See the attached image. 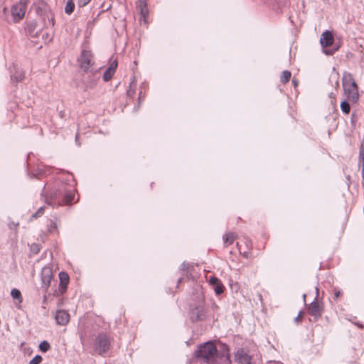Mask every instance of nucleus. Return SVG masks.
Returning <instances> with one entry per match:
<instances>
[{
  "label": "nucleus",
  "instance_id": "nucleus-34",
  "mask_svg": "<svg viewBox=\"0 0 364 364\" xmlns=\"http://www.w3.org/2000/svg\"><path fill=\"white\" fill-rule=\"evenodd\" d=\"M243 255H244V257L246 258H247L249 257V252H245Z\"/></svg>",
  "mask_w": 364,
  "mask_h": 364
},
{
  "label": "nucleus",
  "instance_id": "nucleus-25",
  "mask_svg": "<svg viewBox=\"0 0 364 364\" xmlns=\"http://www.w3.org/2000/svg\"><path fill=\"white\" fill-rule=\"evenodd\" d=\"M220 282V280L216 277H211L209 279V284L213 287L218 284Z\"/></svg>",
  "mask_w": 364,
  "mask_h": 364
},
{
  "label": "nucleus",
  "instance_id": "nucleus-13",
  "mask_svg": "<svg viewBox=\"0 0 364 364\" xmlns=\"http://www.w3.org/2000/svg\"><path fill=\"white\" fill-rule=\"evenodd\" d=\"M59 279H60V288L61 290L65 291L67 289L68 284L69 283V276L65 272H60L59 273Z\"/></svg>",
  "mask_w": 364,
  "mask_h": 364
},
{
  "label": "nucleus",
  "instance_id": "nucleus-15",
  "mask_svg": "<svg viewBox=\"0 0 364 364\" xmlns=\"http://www.w3.org/2000/svg\"><path fill=\"white\" fill-rule=\"evenodd\" d=\"M136 80L135 77H133L130 82L129 87L127 91V94L129 97H134V96L135 95V93H136Z\"/></svg>",
  "mask_w": 364,
  "mask_h": 364
},
{
  "label": "nucleus",
  "instance_id": "nucleus-33",
  "mask_svg": "<svg viewBox=\"0 0 364 364\" xmlns=\"http://www.w3.org/2000/svg\"><path fill=\"white\" fill-rule=\"evenodd\" d=\"M23 77H24L23 75V74H21V75H19V77L18 78V80H22L23 79Z\"/></svg>",
  "mask_w": 364,
  "mask_h": 364
},
{
  "label": "nucleus",
  "instance_id": "nucleus-26",
  "mask_svg": "<svg viewBox=\"0 0 364 364\" xmlns=\"http://www.w3.org/2000/svg\"><path fill=\"white\" fill-rule=\"evenodd\" d=\"M44 213V207H41L38 208L37 212L32 215L33 218H37L38 217H41Z\"/></svg>",
  "mask_w": 364,
  "mask_h": 364
},
{
  "label": "nucleus",
  "instance_id": "nucleus-1",
  "mask_svg": "<svg viewBox=\"0 0 364 364\" xmlns=\"http://www.w3.org/2000/svg\"><path fill=\"white\" fill-rule=\"evenodd\" d=\"M75 190L72 185L60 183L58 188L50 193V198L46 201L48 205H68L75 200Z\"/></svg>",
  "mask_w": 364,
  "mask_h": 364
},
{
  "label": "nucleus",
  "instance_id": "nucleus-31",
  "mask_svg": "<svg viewBox=\"0 0 364 364\" xmlns=\"http://www.w3.org/2000/svg\"><path fill=\"white\" fill-rule=\"evenodd\" d=\"M245 243L246 246L247 247V248H250L251 247L252 242H251V241L250 240L245 239Z\"/></svg>",
  "mask_w": 364,
  "mask_h": 364
},
{
  "label": "nucleus",
  "instance_id": "nucleus-20",
  "mask_svg": "<svg viewBox=\"0 0 364 364\" xmlns=\"http://www.w3.org/2000/svg\"><path fill=\"white\" fill-rule=\"evenodd\" d=\"M341 110H342V112L343 113L349 114L350 110V107L349 103L347 102L346 101H343L341 103Z\"/></svg>",
  "mask_w": 364,
  "mask_h": 364
},
{
  "label": "nucleus",
  "instance_id": "nucleus-30",
  "mask_svg": "<svg viewBox=\"0 0 364 364\" xmlns=\"http://www.w3.org/2000/svg\"><path fill=\"white\" fill-rule=\"evenodd\" d=\"M342 294H343V292L341 291L337 290L334 293V298L338 299Z\"/></svg>",
  "mask_w": 364,
  "mask_h": 364
},
{
  "label": "nucleus",
  "instance_id": "nucleus-4",
  "mask_svg": "<svg viewBox=\"0 0 364 364\" xmlns=\"http://www.w3.org/2000/svg\"><path fill=\"white\" fill-rule=\"evenodd\" d=\"M110 348V341L104 334L99 335L95 341V350L99 354L107 353Z\"/></svg>",
  "mask_w": 364,
  "mask_h": 364
},
{
  "label": "nucleus",
  "instance_id": "nucleus-9",
  "mask_svg": "<svg viewBox=\"0 0 364 364\" xmlns=\"http://www.w3.org/2000/svg\"><path fill=\"white\" fill-rule=\"evenodd\" d=\"M55 320L59 325L65 326L70 321V315L64 310L57 311L55 314Z\"/></svg>",
  "mask_w": 364,
  "mask_h": 364
},
{
  "label": "nucleus",
  "instance_id": "nucleus-29",
  "mask_svg": "<svg viewBox=\"0 0 364 364\" xmlns=\"http://www.w3.org/2000/svg\"><path fill=\"white\" fill-rule=\"evenodd\" d=\"M303 317V312L300 311L294 320L297 323H300L302 321Z\"/></svg>",
  "mask_w": 364,
  "mask_h": 364
},
{
  "label": "nucleus",
  "instance_id": "nucleus-19",
  "mask_svg": "<svg viewBox=\"0 0 364 364\" xmlns=\"http://www.w3.org/2000/svg\"><path fill=\"white\" fill-rule=\"evenodd\" d=\"M114 73H115L114 71H112L109 68H107L103 75L104 80L106 82L110 80L112 78Z\"/></svg>",
  "mask_w": 364,
  "mask_h": 364
},
{
  "label": "nucleus",
  "instance_id": "nucleus-2",
  "mask_svg": "<svg viewBox=\"0 0 364 364\" xmlns=\"http://www.w3.org/2000/svg\"><path fill=\"white\" fill-rule=\"evenodd\" d=\"M343 87L349 101L355 102L359 97L358 86L351 74H345L343 77Z\"/></svg>",
  "mask_w": 364,
  "mask_h": 364
},
{
  "label": "nucleus",
  "instance_id": "nucleus-14",
  "mask_svg": "<svg viewBox=\"0 0 364 364\" xmlns=\"http://www.w3.org/2000/svg\"><path fill=\"white\" fill-rule=\"evenodd\" d=\"M148 90V85L145 82L141 83V85L139 87V91L138 94V100L139 103H141V101L144 100L146 93Z\"/></svg>",
  "mask_w": 364,
  "mask_h": 364
},
{
  "label": "nucleus",
  "instance_id": "nucleus-16",
  "mask_svg": "<svg viewBox=\"0 0 364 364\" xmlns=\"http://www.w3.org/2000/svg\"><path fill=\"white\" fill-rule=\"evenodd\" d=\"M11 295L14 299H17L19 303L23 301V297L21 291L17 289H13L11 291Z\"/></svg>",
  "mask_w": 364,
  "mask_h": 364
},
{
  "label": "nucleus",
  "instance_id": "nucleus-3",
  "mask_svg": "<svg viewBox=\"0 0 364 364\" xmlns=\"http://www.w3.org/2000/svg\"><path fill=\"white\" fill-rule=\"evenodd\" d=\"M198 355L205 360L207 363L213 364L217 358L216 346L213 342H208L200 347Z\"/></svg>",
  "mask_w": 364,
  "mask_h": 364
},
{
  "label": "nucleus",
  "instance_id": "nucleus-7",
  "mask_svg": "<svg viewBox=\"0 0 364 364\" xmlns=\"http://www.w3.org/2000/svg\"><path fill=\"white\" fill-rule=\"evenodd\" d=\"M26 8L27 4L23 2H21L20 0L18 3L14 5L11 8V14L14 20L18 21L22 19L25 16Z\"/></svg>",
  "mask_w": 364,
  "mask_h": 364
},
{
  "label": "nucleus",
  "instance_id": "nucleus-28",
  "mask_svg": "<svg viewBox=\"0 0 364 364\" xmlns=\"http://www.w3.org/2000/svg\"><path fill=\"white\" fill-rule=\"evenodd\" d=\"M91 0H77L80 6H85L90 2Z\"/></svg>",
  "mask_w": 364,
  "mask_h": 364
},
{
  "label": "nucleus",
  "instance_id": "nucleus-22",
  "mask_svg": "<svg viewBox=\"0 0 364 364\" xmlns=\"http://www.w3.org/2000/svg\"><path fill=\"white\" fill-rule=\"evenodd\" d=\"M39 348L43 352H47L50 348V346L47 341H44L40 343Z\"/></svg>",
  "mask_w": 364,
  "mask_h": 364
},
{
  "label": "nucleus",
  "instance_id": "nucleus-5",
  "mask_svg": "<svg viewBox=\"0 0 364 364\" xmlns=\"http://www.w3.org/2000/svg\"><path fill=\"white\" fill-rule=\"evenodd\" d=\"M323 311V305L321 302L315 300L307 307V312L309 315L314 317V321H317Z\"/></svg>",
  "mask_w": 364,
  "mask_h": 364
},
{
  "label": "nucleus",
  "instance_id": "nucleus-23",
  "mask_svg": "<svg viewBox=\"0 0 364 364\" xmlns=\"http://www.w3.org/2000/svg\"><path fill=\"white\" fill-rule=\"evenodd\" d=\"M51 277V274H48L46 276L43 275L42 277L43 283L45 284L46 288H48L50 286Z\"/></svg>",
  "mask_w": 364,
  "mask_h": 364
},
{
  "label": "nucleus",
  "instance_id": "nucleus-27",
  "mask_svg": "<svg viewBox=\"0 0 364 364\" xmlns=\"http://www.w3.org/2000/svg\"><path fill=\"white\" fill-rule=\"evenodd\" d=\"M117 68V60H114V61L111 62L108 67V68H109L114 73L116 71Z\"/></svg>",
  "mask_w": 364,
  "mask_h": 364
},
{
  "label": "nucleus",
  "instance_id": "nucleus-12",
  "mask_svg": "<svg viewBox=\"0 0 364 364\" xmlns=\"http://www.w3.org/2000/svg\"><path fill=\"white\" fill-rule=\"evenodd\" d=\"M236 359L239 364H250L251 357L243 350L238 351L236 354Z\"/></svg>",
  "mask_w": 364,
  "mask_h": 364
},
{
  "label": "nucleus",
  "instance_id": "nucleus-8",
  "mask_svg": "<svg viewBox=\"0 0 364 364\" xmlns=\"http://www.w3.org/2000/svg\"><path fill=\"white\" fill-rule=\"evenodd\" d=\"M333 36L331 31H326L322 33L320 38V43L322 47H329L333 43Z\"/></svg>",
  "mask_w": 364,
  "mask_h": 364
},
{
  "label": "nucleus",
  "instance_id": "nucleus-10",
  "mask_svg": "<svg viewBox=\"0 0 364 364\" xmlns=\"http://www.w3.org/2000/svg\"><path fill=\"white\" fill-rule=\"evenodd\" d=\"M137 8L139 9L141 14L140 21H144L147 23L149 10L146 1L144 0H139L137 3Z\"/></svg>",
  "mask_w": 364,
  "mask_h": 364
},
{
  "label": "nucleus",
  "instance_id": "nucleus-24",
  "mask_svg": "<svg viewBox=\"0 0 364 364\" xmlns=\"http://www.w3.org/2000/svg\"><path fill=\"white\" fill-rule=\"evenodd\" d=\"M42 361L41 355H36L30 362L29 364H40Z\"/></svg>",
  "mask_w": 364,
  "mask_h": 364
},
{
  "label": "nucleus",
  "instance_id": "nucleus-17",
  "mask_svg": "<svg viewBox=\"0 0 364 364\" xmlns=\"http://www.w3.org/2000/svg\"><path fill=\"white\" fill-rule=\"evenodd\" d=\"M291 77V72L288 71V70H284L282 72V73L281 75L280 80L282 83L286 84L287 82H288L289 81Z\"/></svg>",
  "mask_w": 364,
  "mask_h": 364
},
{
  "label": "nucleus",
  "instance_id": "nucleus-11",
  "mask_svg": "<svg viewBox=\"0 0 364 364\" xmlns=\"http://www.w3.org/2000/svg\"><path fill=\"white\" fill-rule=\"evenodd\" d=\"M238 235L235 232H227L223 236V245L225 247L233 244L237 239Z\"/></svg>",
  "mask_w": 364,
  "mask_h": 364
},
{
  "label": "nucleus",
  "instance_id": "nucleus-35",
  "mask_svg": "<svg viewBox=\"0 0 364 364\" xmlns=\"http://www.w3.org/2000/svg\"><path fill=\"white\" fill-rule=\"evenodd\" d=\"M20 1H21V2H23L26 4H28V3L29 2L30 0H20Z\"/></svg>",
  "mask_w": 364,
  "mask_h": 364
},
{
  "label": "nucleus",
  "instance_id": "nucleus-36",
  "mask_svg": "<svg viewBox=\"0 0 364 364\" xmlns=\"http://www.w3.org/2000/svg\"><path fill=\"white\" fill-rule=\"evenodd\" d=\"M197 318H198V319H200V318L199 315H197Z\"/></svg>",
  "mask_w": 364,
  "mask_h": 364
},
{
  "label": "nucleus",
  "instance_id": "nucleus-32",
  "mask_svg": "<svg viewBox=\"0 0 364 364\" xmlns=\"http://www.w3.org/2000/svg\"><path fill=\"white\" fill-rule=\"evenodd\" d=\"M236 245H237V249L239 250V251H240V252H241V250H242V245L240 244V242H237L236 243Z\"/></svg>",
  "mask_w": 364,
  "mask_h": 364
},
{
  "label": "nucleus",
  "instance_id": "nucleus-6",
  "mask_svg": "<svg viewBox=\"0 0 364 364\" xmlns=\"http://www.w3.org/2000/svg\"><path fill=\"white\" fill-rule=\"evenodd\" d=\"M80 67L84 71H87L92 65V54L90 50H82L78 60Z\"/></svg>",
  "mask_w": 364,
  "mask_h": 364
},
{
  "label": "nucleus",
  "instance_id": "nucleus-21",
  "mask_svg": "<svg viewBox=\"0 0 364 364\" xmlns=\"http://www.w3.org/2000/svg\"><path fill=\"white\" fill-rule=\"evenodd\" d=\"M213 288H214V291L217 295L221 294L224 291V286L221 282H220L218 283V284L215 285L213 287Z\"/></svg>",
  "mask_w": 364,
  "mask_h": 364
},
{
  "label": "nucleus",
  "instance_id": "nucleus-18",
  "mask_svg": "<svg viewBox=\"0 0 364 364\" xmlns=\"http://www.w3.org/2000/svg\"><path fill=\"white\" fill-rule=\"evenodd\" d=\"M75 9V4L73 0H68L65 11L67 14H71Z\"/></svg>",
  "mask_w": 364,
  "mask_h": 364
}]
</instances>
